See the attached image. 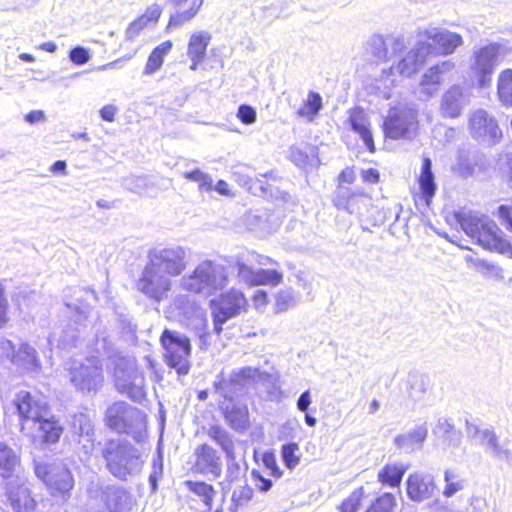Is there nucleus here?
Instances as JSON below:
<instances>
[{
	"label": "nucleus",
	"instance_id": "49530a36",
	"mask_svg": "<svg viewBox=\"0 0 512 512\" xmlns=\"http://www.w3.org/2000/svg\"><path fill=\"white\" fill-rule=\"evenodd\" d=\"M299 301L298 294L292 288H285L275 295L274 309L276 312H285L297 305Z\"/></svg>",
	"mask_w": 512,
	"mask_h": 512
},
{
	"label": "nucleus",
	"instance_id": "58836bf2",
	"mask_svg": "<svg viewBox=\"0 0 512 512\" xmlns=\"http://www.w3.org/2000/svg\"><path fill=\"white\" fill-rule=\"evenodd\" d=\"M173 44L170 40L164 41L153 49L146 62L143 74L152 75L163 65L164 58L171 51Z\"/></svg>",
	"mask_w": 512,
	"mask_h": 512
},
{
	"label": "nucleus",
	"instance_id": "09e8293b",
	"mask_svg": "<svg viewBox=\"0 0 512 512\" xmlns=\"http://www.w3.org/2000/svg\"><path fill=\"white\" fill-rule=\"evenodd\" d=\"M253 497V489L247 485H240L233 490L231 497L230 510L237 512L240 507H243L249 503Z\"/></svg>",
	"mask_w": 512,
	"mask_h": 512
},
{
	"label": "nucleus",
	"instance_id": "bb28decb",
	"mask_svg": "<svg viewBox=\"0 0 512 512\" xmlns=\"http://www.w3.org/2000/svg\"><path fill=\"white\" fill-rule=\"evenodd\" d=\"M12 363L23 373L29 375H39L42 370V364L38 353L34 347L28 343H22L13 354Z\"/></svg>",
	"mask_w": 512,
	"mask_h": 512
},
{
	"label": "nucleus",
	"instance_id": "393cba45",
	"mask_svg": "<svg viewBox=\"0 0 512 512\" xmlns=\"http://www.w3.org/2000/svg\"><path fill=\"white\" fill-rule=\"evenodd\" d=\"M467 433L472 434L474 437L478 438L480 444L493 458L498 460L509 458V449L501 444L499 437L496 435L493 429H480L475 425H468Z\"/></svg>",
	"mask_w": 512,
	"mask_h": 512
},
{
	"label": "nucleus",
	"instance_id": "338daca9",
	"mask_svg": "<svg viewBox=\"0 0 512 512\" xmlns=\"http://www.w3.org/2000/svg\"><path fill=\"white\" fill-rule=\"evenodd\" d=\"M498 215L502 220V225L506 227L507 230L512 232V215L511 208L507 205H501L498 208Z\"/></svg>",
	"mask_w": 512,
	"mask_h": 512
},
{
	"label": "nucleus",
	"instance_id": "0e129e2a",
	"mask_svg": "<svg viewBox=\"0 0 512 512\" xmlns=\"http://www.w3.org/2000/svg\"><path fill=\"white\" fill-rule=\"evenodd\" d=\"M148 24L149 22L146 21L145 18L141 15L138 19H136L129 25L126 31L128 38L133 39L134 37H136L139 34V32L142 29H144Z\"/></svg>",
	"mask_w": 512,
	"mask_h": 512
},
{
	"label": "nucleus",
	"instance_id": "423d86ee",
	"mask_svg": "<svg viewBox=\"0 0 512 512\" xmlns=\"http://www.w3.org/2000/svg\"><path fill=\"white\" fill-rule=\"evenodd\" d=\"M419 129L418 109L413 103H398L388 110L383 123L384 134L393 140H412Z\"/></svg>",
	"mask_w": 512,
	"mask_h": 512
},
{
	"label": "nucleus",
	"instance_id": "79ce46f5",
	"mask_svg": "<svg viewBox=\"0 0 512 512\" xmlns=\"http://www.w3.org/2000/svg\"><path fill=\"white\" fill-rule=\"evenodd\" d=\"M203 5V0H192L189 9L177 11L171 15L167 29L180 27L190 22L199 12Z\"/></svg>",
	"mask_w": 512,
	"mask_h": 512
},
{
	"label": "nucleus",
	"instance_id": "8fccbe9b",
	"mask_svg": "<svg viewBox=\"0 0 512 512\" xmlns=\"http://www.w3.org/2000/svg\"><path fill=\"white\" fill-rule=\"evenodd\" d=\"M73 430L74 433L80 437H85L89 442L93 440L94 429L89 417L83 413L77 414L73 417Z\"/></svg>",
	"mask_w": 512,
	"mask_h": 512
},
{
	"label": "nucleus",
	"instance_id": "c756f323",
	"mask_svg": "<svg viewBox=\"0 0 512 512\" xmlns=\"http://www.w3.org/2000/svg\"><path fill=\"white\" fill-rule=\"evenodd\" d=\"M220 408L223 410L225 419L232 429L243 431L248 427L249 413L246 405L229 401L221 402Z\"/></svg>",
	"mask_w": 512,
	"mask_h": 512
},
{
	"label": "nucleus",
	"instance_id": "a18cd8bd",
	"mask_svg": "<svg viewBox=\"0 0 512 512\" xmlns=\"http://www.w3.org/2000/svg\"><path fill=\"white\" fill-rule=\"evenodd\" d=\"M408 395L413 401H420L426 393L429 386V378L420 373L409 374Z\"/></svg>",
	"mask_w": 512,
	"mask_h": 512
},
{
	"label": "nucleus",
	"instance_id": "72a5a7b5",
	"mask_svg": "<svg viewBox=\"0 0 512 512\" xmlns=\"http://www.w3.org/2000/svg\"><path fill=\"white\" fill-rule=\"evenodd\" d=\"M418 182L421 195L425 203L429 205L436 192V183L432 172V162L428 157L423 159Z\"/></svg>",
	"mask_w": 512,
	"mask_h": 512
},
{
	"label": "nucleus",
	"instance_id": "2f4dec72",
	"mask_svg": "<svg viewBox=\"0 0 512 512\" xmlns=\"http://www.w3.org/2000/svg\"><path fill=\"white\" fill-rule=\"evenodd\" d=\"M20 457L4 441H0V476L6 480L19 474Z\"/></svg>",
	"mask_w": 512,
	"mask_h": 512
},
{
	"label": "nucleus",
	"instance_id": "6e6552de",
	"mask_svg": "<svg viewBox=\"0 0 512 512\" xmlns=\"http://www.w3.org/2000/svg\"><path fill=\"white\" fill-rule=\"evenodd\" d=\"M191 260V250L181 245L156 247L149 251L148 261L171 279L183 276Z\"/></svg>",
	"mask_w": 512,
	"mask_h": 512
},
{
	"label": "nucleus",
	"instance_id": "dca6fc26",
	"mask_svg": "<svg viewBox=\"0 0 512 512\" xmlns=\"http://www.w3.org/2000/svg\"><path fill=\"white\" fill-rule=\"evenodd\" d=\"M455 67V62L445 60L427 69L419 83V99L427 101L436 95L445 82L453 79Z\"/></svg>",
	"mask_w": 512,
	"mask_h": 512
},
{
	"label": "nucleus",
	"instance_id": "f3484780",
	"mask_svg": "<svg viewBox=\"0 0 512 512\" xmlns=\"http://www.w3.org/2000/svg\"><path fill=\"white\" fill-rule=\"evenodd\" d=\"M144 420L143 413L126 402L113 403L106 410L105 421L109 428L118 433H129Z\"/></svg>",
	"mask_w": 512,
	"mask_h": 512
},
{
	"label": "nucleus",
	"instance_id": "412c9836",
	"mask_svg": "<svg viewBox=\"0 0 512 512\" xmlns=\"http://www.w3.org/2000/svg\"><path fill=\"white\" fill-rule=\"evenodd\" d=\"M192 470L197 474L220 477L222 473V460L218 452L208 444L197 446L193 452Z\"/></svg>",
	"mask_w": 512,
	"mask_h": 512
},
{
	"label": "nucleus",
	"instance_id": "4468645a",
	"mask_svg": "<svg viewBox=\"0 0 512 512\" xmlns=\"http://www.w3.org/2000/svg\"><path fill=\"white\" fill-rule=\"evenodd\" d=\"M468 129L471 136L488 145H495L502 139V130L496 118L487 110L479 108L472 111L468 118Z\"/></svg>",
	"mask_w": 512,
	"mask_h": 512
},
{
	"label": "nucleus",
	"instance_id": "0eeeda50",
	"mask_svg": "<svg viewBox=\"0 0 512 512\" xmlns=\"http://www.w3.org/2000/svg\"><path fill=\"white\" fill-rule=\"evenodd\" d=\"M113 377L116 389L134 401L145 398V378L137 368L133 357H115L112 359Z\"/></svg>",
	"mask_w": 512,
	"mask_h": 512
},
{
	"label": "nucleus",
	"instance_id": "6ab92c4d",
	"mask_svg": "<svg viewBox=\"0 0 512 512\" xmlns=\"http://www.w3.org/2000/svg\"><path fill=\"white\" fill-rule=\"evenodd\" d=\"M247 307V300L244 294L236 289L224 293L216 304L214 315V330L216 334L222 331V325L230 318L238 315Z\"/></svg>",
	"mask_w": 512,
	"mask_h": 512
},
{
	"label": "nucleus",
	"instance_id": "37998d69",
	"mask_svg": "<svg viewBox=\"0 0 512 512\" xmlns=\"http://www.w3.org/2000/svg\"><path fill=\"white\" fill-rule=\"evenodd\" d=\"M208 436L221 447L228 458H234V443L225 429L217 425L211 426L208 429Z\"/></svg>",
	"mask_w": 512,
	"mask_h": 512
},
{
	"label": "nucleus",
	"instance_id": "e433bc0d",
	"mask_svg": "<svg viewBox=\"0 0 512 512\" xmlns=\"http://www.w3.org/2000/svg\"><path fill=\"white\" fill-rule=\"evenodd\" d=\"M408 466L401 462L386 464L378 472V481L390 487H399Z\"/></svg>",
	"mask_w": 512,
	"mask_h": 512
},
{
	"label": "nucleus",
	"instance_id": "473e14b6",
	"mask_svg": "<svg viewBox=\"0 0 512 512\" xmlns=\"http://www.w3.org/2000/svg\"><path fill=\"white\" fill-rule=\"evenodd\" d=\"M245 221L250 230L258 232L261 235L271 234L280 225L278 217L267 215L266 213H248Z\"/></svg>",
	"mask_w": 512,
	"mask_h": 512
},
{
	"label": "nucleus",
	"instance_id": "4be33fe9",
	"mask_svg": "<svg viewBox=\"0 0 512 512\" xmlns=\"http://www.w3.org/2000/svg\"><path fill=\"white\" fill-rule=\"evenodd\" d=\"M236 268L239 281L249 286L269 285L275 287L283 281V273L277 269H253L240 260L236 262Z\"/></svg>",
	"mask_w": 512,
	"mask_h": 512
},
{
	"label": "nucleus",
	"instance_id": "e2e57ef3",
	"mask_svg": "<svg viewBox=\"0 0 512 512\" xmlns=\"http://www.w3.org/2000/svg\"><path fill=\"white\" fill-rule=\"evenodd\" d=\"M70 60L76 65H83L90 59V55L87 49L84 47H75L70 51Z\"/></svg>",
	"mask_w": 512,
	"mask_h": 512
},
{
	"label": "nucleus",
	"instance_id": "f03ea898",
	"mask_svg": "<svg viewBox=\"0 0 512 512\" xmlns=\"http://www.w3.org/2000/svg\"><path fill=\"white\" fill-rule=\"evenodd\" d=\"M456 221L471 239L487 250L502 251L505 241L494 221L478 211L461 209L455 213Z\"/></svg>",
	"mask_w": 512,
	"mask_h": 512
},
{
	"label": "nucleus",
	"instance_id": "13d9d810",
	"mask_svg": "<svg viewBox=\"0 0 512 512\" xmlns=\"http://www.w3.org/2000/svg\"><path fill=\"white\" fill-rule=\"evenodd\" d=\"M394 506L395 497L390 493H385L366 512H392Z\"/></svg>",
	"mask_w": 512,
	"mask_h": 512
},
{
	"label": "nucleus",
	"instance_id": "aec40b11",
	"mask_svg": "<svg viewBox=\"0 0 512 512\" xmlns=\"http://www.w3.org/2000/svg\"><path fill=\"white\" fill-rule=\"evenodd\" d=\"M470 101V89L454 84L441 96L439 105L440 115L444 118L456 119L462 115Z\"/></svg>",
	"mask_w": 512,
	"mask_h": 512
},
{
	"label": "nucleus",
	"instance_id": "20e7f679",
	"mask_svg": "<svg viewBox=\"0 0 512 512\" xmlns=\"http://www.w3.org/2000/svg\"><path fill=\"white\" fill-rule=\"evenodd\" d=\"M65 371L71 385L81 393H97L103 386V365L98 358L70 359Z\"/></svg>",
	"mask_w": 512,
	"mask_h": 512
},
{
	"label": "nucleus",
	"instance_id": "7c9ffc66",
	"mask_svg": "<svg viewBox=\"0 0 512 512\" xmlns=\"http://www.w3.org/2000/svg\"><path fill=\"white\" fill-rule=\"evenodd\" d=\"M108 512H128L132 506L131 495L118 487H107L103 492Z\"/></svg>",
	"mask_w": 512,
	"mask_h": 512
},
{
	"label": "nucleus",
	"instance_id": "bf43d9fd",
	"mask_svg": "<svg viewBox=\"0 0 512 512\" xmlns=\"http://www.w3.org/2000/svg\"><path fill=\"white\" fill-rule=\"evenodd\" d=\"M453 171L459 176L467 178L473 174L474 167L469 158L465 154H461L453 167Z\"/></svg>",
	"mask_w": 512,
	"mask_h": 512
},
{
	"label": "nucleus",
	"instance_id": "6e6d98bb",
	"mask_svg": "<svg viewBox=\"0 0 512 512\" xmlns=\"http://www.w3.org/2000/svg\"><path fill=\"white\" fill-rule=\"evenodd\" d=\"M476 267L478 272L486 279L500 281L504 278L503 270L495 264L481 260L476 264Z\"/></svg>",
	"mask_w": 512,
	"mask_h": 512
},
{
	"label": "nucleus",
	"instance_id": "9d476101",
	"mask_svg": "<svg viewBox=\"0 0 512 512\" xmlns=\"http://www.w3.org/2000/svg\"><path fill=\"white\" fill-rule=\"evenodd\" d=\"M160 341L165 350L167 365L175 369L178 375L188 374L191 354L189 338L177 331L165 329Z\"/></svg>",
	"mask_w": 512,
	"mask_h": 512
},
{
	"label": "nucleus",
	"instance_id": "4c0bfd02",
	"mask_svg": "<svg viewBox=\"0 0 512 512\" xmlns=\"http://www.w3.org/2000/svg\"><path fill=\"white\" fill-rule=\"evenodd\" d=\"M211 41V34L205 30H199L191 34L188 47V58H205L206 50Z\"/></svg>",
	"mask_w": 512,
	"mask_h": 512
},
{
	"label": "nucleus",
	"instance_id": "1a4fd4ad",
	"mask_svg": "<svg viewBox=\"0 0 512 512\" xmlns=\"http://www.w3.org/2000/svg\"><path fill=\"white\" fill-rule=\"evenodd\" d=\"M506 54V47L498 42H489L473 50L470 58V70L480 88L491 84V77L501 56Z\"/></svg>",
	"mask_w": 512,
	"mask_h": 512
},
{
	"label": "nucleus",
	"instance_id": "ddd939ff",
	"mask_svg": "<svg viewBox=\"0 0 512 512\" xmlns=\"http://www.w3.org/2000/svg\"><path fill=\"white\" fill-rule=\"evenodd\" d=\"M21 419V431L30 435L32 426L49 414V406L43 399L32 396L28 391L21 390L16 393L13 400Z\"/></svg>",
	"mask_w": 512,
	"mask_h": 512
},
{
	"label": "nucleus",
	"instance_id": "c85d7f7f",
	"mask_svg": "<svg viewBox=\"0 0 512 512\" xmlns=\"http://www.w3.org/2000/svg\"><path fill=\"white\" fill-rule=\"evenodd\" d=\"M347 122L351 129L359 135L368 151L374 153L375 144L370 130V123L364 111L359 108L351 109Z\"/></svg>",
	"mask_w": 512,
	"mask_h": 512
},
{
	"label": "nucleus",
	"instance_id": "864d4df0",
	"mask_svg": "<svg viewBox=\"0 0 512 512\" xmlns=\"http://www.w3.org/2000/svg\"><path fill=\"white\" fill-rule=\"evenodd\" d=\"M183 176L189 181L198 183L199 190L201 192H209L213 190L212 177L199 169L185 172Z\"/></svg>",
	"mask_w": 512,
	"mask_h": 512
},
{
	"label": "nucleus",
	"instance_id": "052dcab7",
	"mask_svg": "<svg viewBox=\"0 0 512 512\" xmlns=\"http://www.w3.org/2000/svg\"><path fill=\"white\" fill-rule=\"evenodd\" d=\"M237 117L242 123L250 125L256 121V111L253 107L242 104L238 108Z\"/></svg>",
	"mask_w": 512,
	"mask_h": 512
},
{
	"label": "nucleus",
	"instance_id": "5701e85b",
	"mask_svg": "<svg viewBox=\"0 0 512 512\" xmlns=\"http://www.w3.org/2000/svg\"><path fill=\"white\" fill-rule=\"evenodd\" d=\"M63 432V425L49 413L48 416L35 423L30 430V435L26 436L31 438L36 445H53L59 442Z\"/></svg>",
	"mask_w": 512,
	"mask_h": 512
},
{
	"label": "nucleus",
	"instance_id": "680f3d73",
	"mask_svg": "<svg viewBox=\"0 0 512 512\" xmlns=\"http://www.w3.org/2000/svg\"><path fill=\"white\" fill-rule=\"evenodd\" d=\"M163 474V463L162 459L158 458L153 461L152 464V472L149 476V483L152 488V491L157 489V482L162 477Z\"/></svg>",
	"mask_w": 512,
	"mask_h": 512
},
{
	"label": "nucleus",
	"instance_id": "ea45409f",
	"mask_svg": "<svg viewBox=\"0 0 512 512\" xmlns=\"http://www.w3.org/2000/svg\"><path fill=\"white\" fill-rule=\"evenodd\" d=\"M497 98L501 105L512 107V69H504L498 74Z\"/></svg>",
	"mask_w": 512,
	"mask_h": 512
},
{
	"label": "nucleus",
	"instance_id": "c9c22d12",
	"mask_svg": "<svg viewBox=\"0 0 512 512\" xmlns=\"http://www.w3.org/2000/svg\"><path fill=\"white\" fill-rule=\"evenodd\" d=\"M215 391L224 398L223 402L233 401L236 396L244 387L243 381L239 380L233 373L228 379L223 377V374L217 376L214 382Z\"/></svg>",
	"mask_w": 512,
	"mask_h": 512
},
{
	"label": "nucleus",
	"instance_id": "de8ad7c7",
	"mask_svg": "<svg viewBox=\"0 0 512 512\" xmlns=\"http://www.w3.org/2000/svg\"><path fill=\"white\" fill-rule=\"evenodd\" d=\"M444 481L446 485L443 489V495L447 498L454 496L465 487V480L453 470H446L444 472Z\"/></svg>",
	"mask_w": 512,
	"mask_h": 512
},
{
	"label": "nucleus",
	"instance_id": "774afa93",
	"mask_svg": "<svg viewBox=\"0 0 512 512\" xmlns=\"http://www.w3.org/2000/svg\"><path fill=\"white\" fill-rule=\"evenodd\" d=\"M263 463L271 471V474L273 476L280 477L282 475V472L277 466L276 459L273 453H265L263 455Z\"/></svg>",
	"mask_w": 512,
	"mask_h": 512
},
{
	"label": "nucleus",
	"instance_id": "a211bd4d",
	"mask_svg": "<svg viewBox=\"0 0 512 512\" xmlns=\"http://www.w3.org/2000/svg\"><path fill=\"white\" fill-rule=\"evenodd\" d=\"M7 501L14 512H31L36 507V501L31 496L27 478L20 473L4 480Z\"/></svg>",
	"mask_w": 512,
	"mask_h": 512
},
{
	"label": "nucleus",
	"instance_id": "9b49d317",
	"mask_svg": "<svg viewBox=\"0 0 512 512\" xmlns=\"http://www.w3.org/2000/svg\"><path fill=\"white\" fill-rule=\"evenodd\" d=\"M172 286V279L154 267L149 261H147L136 282L137 290L157 303L167 299Z\"/></svg>",
	"mask_w": 512,
	"mask_h": 512
},
{
	"label": "nucleus",
	"instance_id": "cd10ccee",
	"mask_svg": "<svg viewBox=\"0 0 512 512\" xmlns=\"http://www.w3.org/2000/svg\"><path fill=\"white\" fill-rule=\"evenodd\" d=\"M428 427L426 423L418 425L394 438V445L405 453L420 450L427 438Z\"/></svg>",
	"mask_w": 512,
	"mask_h": 512
},
{
	"label": "nucleus",
	"instance_id": "f257e3e1",
	"mask_svg": "<svg viewBox=\"0 0 512 512\" xmlns=\"http://www.w3.org/2000/svg\"><path fill=\"white\" fill-rule=\"evenodd\" d=\"M229 283L227 268L212 260H203L190 273L179 280L182 290L211 296L224 289Z\"/></svg>",
	"mask_w": 512,
	"mask_h": 512
},
{
	"label": "nucleus",
	"instance_id": "5fc2aeb1",
	"mask_svg": "<svg viewBox=\"0 0 512 512\" xmlns=\"http://www.w3.org/2000/svg\"><path fill=\"white\" fill-rule=\"evenodd\" d=\"M299 446L296 443H288L282 446L281 456L286 467L294 469L300 462V456L297 455Z\"/></svg>",
	"mask_w": 512,
	"mask_h": 512
},
{
	"label": "nucleus",
	"instance_id": "b1692460",
	"mask_svg": "<svg viewBox=\"0 0 512 512\" xmlns=\"http://www.w3.org/2000/svg\"><path fill=\"white\" fill-rule=\"evenodd\" d=\"M408 497L415 502H423L432 498L436 492V485L432 476L416 472L410 474L406 481Z\"/></svg>",
	"mask_w": 512,
	"mask_h": 512
},
{
	"label": "nucleus",
	"instance_id": "3c124183",
	"mask_svg": "<svg viewBox=\"0 0 512 512\" xmlns=\"http://www.w3.org/2000/svg\"><path fill=\"white\" fill-rule=\"evenodd\" d=\"M322 108V98L316 92H310L304 105L298 110V115L312 119Z\"/></svg>",
	"mask_w": 512,
	"mask_h": 512
},
{
	"label": "nucleus",
	"instance_id": "a19ab883",
	"mask_svg": "<svg viewBox=\"0 0 512 512\" xmlns=\"http://www.w3.org/2000/svg\"><path fill=\"white\" fill-rule=\"evenodd\" d=\"M185 485L191 492H193L195 495L201 498V500L207 507V511L205 512H222V510L219 508L212 511V500L216 495V492L212 485L207 484L205 482L192 480L186 481Z\"/></svg>",
	"mask_w": 512,
	"mask_h": 512
},
{
	"label": "nucleus",
	"instance_id": "39448f33",
	"mask_svg": "<svg viewBox=\"0 0 512 512\" xmlns=\"http://www.w3.org/2000/svg\"><path fill=\"white\" fill-rule=\"evenodd\" d=\"M429 47L425 46L424 41H419L417 45L410 49L396 65L389 70H383L380 79H376V88L383 98H389V90L397 81L396 75L401 77H410L416 73L425 62Z\"/></svg>",
	"mask_w": 512,
	"mask_h": 512
},
{
	"label": "nucleus",
	"instance_id": "f8f14e48",
	"mask_svg": "<svg viewBox=\"0 0 512 512\" xmlns=\"http://www.w3.org/2000/svg\"><path fill=\"white\" fill-rule=\"evenodd\" d=\"M35 474L41 479L51 495L60 496L64 501L70 498V492L74 487V478L70 470L63 465L48 467L45 464L35 466Z\"/></svg>",
	"mask_w": 512,
	"mask_h": 512
},
{
	"label": "nucleus",
	"instance_id": "4d7b16f0",
	"mask_svg": "<svg viewBox=\"0 0 512 512\" xmlns=\"http://www.w3.org/2000/svg\"><path fill=\"white\" fill-rule=\"evenodd\" d=\"M364 496V488L355 489L347 499H345L339 507L340 512H357L360 501Z\"/></svg>",
	"mask_w": 512,
	"mask_h": 512
},
{
	"label": "nucleus",
	"instance_id": "69168bd1",
	"mask_svg": "<svg viewBox=\"0 0 512 512\" xmlns=\"http://www.w3.org/2000/svg\"><path fill=\"white\" fill-rule=\"evenodd\" d=\"M233 374L237 376V378L243 381V386L246 381L249 379H255L259 375V370L252 367H244L238 371H234Z\"/></svg>",
	"mask_w": 512,
	"mask_h": 512
},
{
	"label": "nucleus",
	"instance_id": "7ed1b4c3",
	"mask_svg": "<svg viewBox=\"0 0 512 512\" xmlns=\"http://www.w3.org/2000/svg\"><path fill=\"white\" fill-rule=\"evenodd\" d=\"M102 455L108 471L120 480L137 475L143 466L139 451L130 443L119 439L108 441Z\"/></svg>",
	"mask_w": 512,
	"mask_h": 512
},
{
	"label": "nucleus",
	"instance_id": "2eb2a0df",
	"mask_svg": "<svg viewBox=\"0 0 512 512\" xmlns=\"http://www.w3.org/2000/svg\"><path fill=\"white\" fill-rule=\"evenodd\" d=\"M418 38L419 41L425 42V46L429 47L428 55L431 53L445 56L450 55L464 43L461 35L439 27H429L420 30Z\"/></svg>",
	"mask_w": 512,
	"mask_h": 512
},
{
	"label": "nucleus",
	"instance_id": "f704fd0d",
	"mask_svg": "<svg viewBox=\"0 0 512 512\" xmlns=\"http://www.w3.org/2000/svg\"><path fill=\"white\" fill-rule=\"evenodd\" d=\"M371 205V197L365 193H352L346 200L339 198L336 201L338 208L348 211L350 214L363 216Z\"/></svg>",
	"mask_w": 512,
	"mask_h": 512
},
{
	"label": "nucleus",
	"instance_id": "a878e982",
	"mask_svg": "<svg viewBox=\"0 0 512 512\" xmlns=\"http://www.w3.org/2000/svg\"><path fill=\"white\" fill-rule=\"evenodd\" d=\"M405 48V41L402 37L383 38L381 35H373L368 41V49L378 60L390 58L391 53H399Z\"/></svg>",
	"mask_w": 512,
	"mask_h": 512
},
{
	"label": "nucleus",
	"instance_id": "603ef678",
	"mask_svg": "<svg viewBox=\"0 0 512 512\" xmlns=\"http://www.w3.org/2000/svg\"><path fill=\"white\" fill-rule=\"evenodd\" d=\"M435 432L442 433L443 437L450 444L458 446L461 441V433L455 429V426L447 419H439Z\"/></svg>",
	"mask_w": 512,
	"mask_h": 512
},
{
	"label": "nucleus",
	"instance_id": "c03bdc74",
	"mask_svg": "<svg viewBox=\"0 0 512 512\" xmlns=\"http://www.w3.org/2000/svg\"><path fill=\"white\" fill-rule=\"evenodd\" d=\"M191 312H195L192 303L187 295L178 294L172 299L169 307V313L171 317L182 320L187 317ZM197 315L200 316V312L196 311Z\"/></svg>",
	"mask_w": 512,
	"mask_h": 512
}]
</instances>
